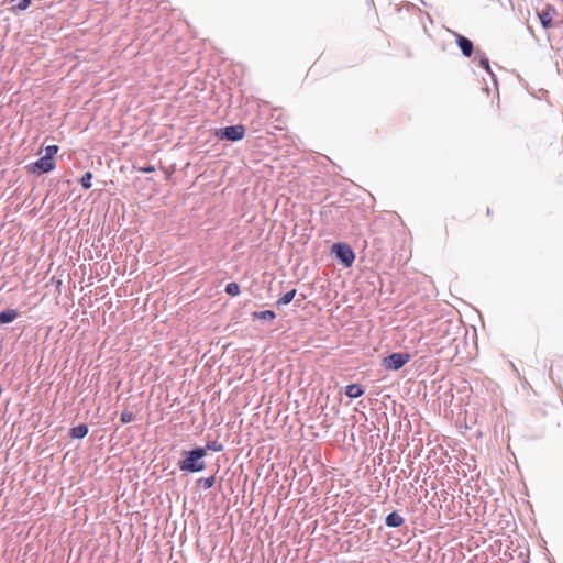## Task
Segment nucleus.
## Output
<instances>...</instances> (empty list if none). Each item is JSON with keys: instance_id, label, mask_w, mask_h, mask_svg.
Segmentation results:
<instances>
[{"instance_id": "1", "label": "nucleus", "mask_w": 563, "mask_h": 563, "mask_svg": "<svg viewBox=\"0 0 563 563\" xmlns=\"http://www.w3.org/2000/svg\"><path fill=\"white\" fill-rule=\"evenodd\" d=\"M206 456V449L200 446L190 451L184 450L181 459L177 462V466L181 472L197 473L206 468L203 457Z\"/></svg>"}, {"instance_id": "2", "label": "nucleus", "mask_w": 563, "mask_h": 563, "mask_svg": "<svg viewBox=\"0 0 563 563\" xmlns=\"http://www.w3.org/2000/svg\"><path fill=\"white\" fill-rule=\"evenodd\" d=\"M332 251L335 254L336 258L341 261V263L345 267L352 266L355 261V254L352 247L345 243H336L333 244Z\"/></svg>"}, {"instance_id": "3", "label": "nucleus", "mask_w": 563, "mask_h": 563, "mask_svg": "<svg viewBox=\"0 0 563 563\" xmlns=\"http://www.w3.org/2000/svg\"><path fill=\"white\" fill-rule=\"evenodd\" d=\"M245 135V128L241 124L238 125H230L222 129L217 130L216 136L220 140H228V141H240Z\"/></svg>"}, {"instance_id": "4", "label": "nucleus", "mask_w": 563, "mask_h": 563, "mask_svg": "<svg viewBox=\"0 0 563 563\" xmlns=\"http://www.w3.org/2000/svg\"><path fill=\"white\" fill-rule=\"evenodd\" d=\"M409 353H393L383 358V366L388 371H398L410 361Z\"/></svg>"}, {"instance_id": "5", "label": "nucleus", "mask_w": 563, "mask_h": 563, "mask_svg": "<svg viewBox=\"0 0 563 563\" xmlns=\"http://www.w3.org/2000/svg\"><path fill=\"white\" fill-rule=\"evenodd\" d=\"M27 172L35 175H41L48 173L55 168V162L54 158L43 156L38 158L36 162L31 163L27 165Z\"/></svg>"}, {"instance_id": "6", "label": "nucleus", "mask_w": 563, "mask_h": 563, "mask_svg": "<svg viewBox=\"0 0 563 563\" xmlns=\"http://www.w3.org/2000/svg\"><path fill=\"white\" fill-rule=\"evenodd\" d=\"M556 9L551 5L547 4L544 9L538 13L540 23L543 29L549 30L553 27V18L556 15Z\"/></svg>"}, {"instance_id": "7", "label": "nucleus", "mask_w": 563, "mask_h": 563, "mask_svg": "<svg viewBox=\"0 0 563 563\" xmlns=\"http://www.w3.org/2000/svg\"><path fill=\"white\" fill-rule=\"evenodd\" d=\"M455 35H456V43H457L461 52L463 53L464 56L470 57L474 51V45H473L472 41L463 35H460V34H455Z\"/></svg>"}, {"instance_id": "8", "label": "nucleus", "mask_w": 563, "mask_h": 563, "mask_svg": "<svg viewBox=\"0 0 563 563\" xmlns=\"http://www.w3.org/2000/svg\"><path fill=\"white\" fill-rule=\"evenodd\" d=\"M405 522V519L402 516H400L397 511H393L385 518L386 526L390 528H398L402 526Z\"/></svg>"}, {"instance_id": "9", "label": "nucleus", "mask_w": 563, "mask_h": 563, "mask_svg": "<svg viewBox=\"0 0 563 563\" xmlns=\"http://www.w3.org/2000/svg\"><path fill=\"white\" fill-rule=\"evenodd\" d=\"M364 394V388L358 384H351L345 387V395L350 398H358Z\"/></svg>"}, {"instance_id": "10", "label": "nucleus", "mask_w": 563, "mask_h": 563, "mask_svg": "<svg viewBox=\"0 0 563 563\" xmlns=\"http://www.w3.org/2000/svg\"><path fill=\"white\" fill-rule=\"evenodd\" d=\"M19 316V312L15 309H7L0 312V323H9L14 321Z\"/></svg>"}, {"instance_id": "11", "label": "nucleus", "mask_w": 563, "mask_h": 563, "mask_svg": "<svg viewBox=\"0 0 563 563\" xmlns=\"http://www.w3.org/2000/svg\"><path fill=\"white\" fill-rule=\"evenodd\" d=\"M88 433V427L85 423H80L70 429V437L76 439H82Z\"/></svg>"}, {"instance_id": "12", "label": "nucleus", "mask_w": 563, "mask_h": 563, "mask_svg": "<svg viewBox=\"0 0 563 563\" xmlns=\"http://www.w3.org/2000/svg\"><path fill=\"white\" fill-rule=\"evenodd\" d=\"M252 318L255 319H262V320H274L276 318V313L272 310H264V311H254L252 313Z\"/></svg>"}, {"instance_id": "13", "label": "nucleus", "mask_w": 563, "mask_h": 563, "mask_svg": "<svg viewBox=\"0 0 563 563\" xmlns=\"http://www.w3.org/2000/svg\"><path fill=\"white\" fill-rule=\"evenodd\" d=\"M296 294H297L296 289H291L290 291L286 292L284 296H282L276 301V306L280 307V306H286V305L290 303L294 300Z\"/></svg>"}, {"instance_id": "14", "label": "nucleus", "mask_w": 563, "mask_h": 563, "mask_svg": "<svg viewBox=\"0 0 563 563\" xmlns=\"http://www.w3.org/2000/svg\"><path fill=\"white\" fill-rule=\"evenodd\" d=\"M216 483V476H209V477H201L197 481V484L199 486H202L205 489L211 488Z\"/></svg>"}, {"instance_id": "15", "label": "nucleus", "mask_w": 563, "mask_h": 563, "mask_svg": "<svg viewBox=\"0 0 563 563\" xmlns=\"http://www.w3.org/2000/svg\"><path fill=\"white\" fill-rule=\"evenodd\" d=\"M225 292L230 296H238L240 294V286L235 282H231L225 286Z\"/></svg>"}, {"instance_id": "16", "label": "nucleus", "mask_w": 563, "mask_h": 563, "mask_svg": "<svg viewBox=\"0 0 563 563\" xmlns=\"http://www.w3.org/2000/svg\"><path fill=\"white\" fill-rule=\"evenodd\" d=\"M92 177L93 176L91 172H87L82 175V177L79 180V184L82 186V188L89 189L91 187Z\"/></svg>"}, {"instance_id": "17", "label": "nucleus", "mask_w": 563, "mask_h": 563, "mask_svg": "<svg viewBox=\"0 0 563 563\" xmlns=\"http://www.w3.org/2000/svg\"><path fill=\"white\" fill-rule=\"evenodd\" d=\"M11 2L13 3V9L21 11L26 10L31 4V0H11Z\"/></svg>"}, {"instance_id": "18", "label": "nucleus", "mask_w": 563, "mask_h": 563, "mask_svg": "<svg viewBox=\"0 0 563 563\" xmlns=\"http://www.w3.org/2000/svg\"><path fill=\"white\" fill-rule=\"evenodd\" d=\"M134 419H135V416L129 410H124L120 415V420L122 423H130V422L134 421Z\"/></svg>"}, {"instance_id": "19", "label": "nucleus", "mask_w": 563, "mask_h": 563, "mask_svg": "<svg viewBox=\"0 0 563 563\" xmlns=\"http://www.w3.org/2000/svg\"><path fill=\"white\" fill-rule=\"evenodd\" d=\"M203 449H206V451L211 450L214 452H220L223 450V445L221 443H219L218 441H210L206 444V446Z\"/></svg>"}, {"instance_id": "20", "label": "nucleus", "mask_w": 563, "mask_h": 563, "mask_svg": "<svg viewBox=\"0 0 563 563\" xmlns=\"http://www.w3.org/2000/svg\"><path fill=\"white\" fill-rule=\"evenodd\" d=\"M57 152H58L57 145H48L45 148V156L54 158V155H56Z\"/></svg>"}, {"instance_id": "21", "label": "nucleus", "mask_w": 563, "mask_h": 563, "mask_svg": "<svg viewBox=\"0 0 563 563\" xmlns=\"http://www.w3.org/2000/svg\"><path fill=\"white\" fill-rule=\"evenodd\" d=\"M481 67L490 73L489 60L486 56H483L479 60Z\"/></svg>"}, {"instance_id": "22", "label": "nucleus", "mask_w": 563, "mask_h": 563, "mask_svg": "<svg viewBox=\"0 0 563 563\" xmlns=\"http://www.w3.org/2000/svg\"><path fill=\"white\" fill-rule=\"evenodd\" d=\"M137 170L141 173H153L155 170V167L152 165H148V166H144V167H139Z\"/></svg>"}, {"instance_id": "23", "label": "nucleus", "mask_w": 563, "mask_h": 563, "mask_svg": "<svg viewBox=\"0 0 563 563\" xmlns=\"http://www.w3.org/2000/svg\"><path fill=\"white\" fill-rule=\"evenodd\" d=\"M305 298H306V297H305V295H301V298H300V299H298V300H296L295 306H296V307H300V306H301V302L305 300Z\"/></svg>"}, {"instance_id": "24", "label": "nucleus", "mask_w": 563, "mask_h": 563, "mask_svg": "<svg viewBox=\"0 0 563 563\" xmlns=\"http://www.w3.org/2000/svg\"><path fill=\"white\" fill-rule=\"evenodd\" d=\"M486 214H487V216H490V209H489V208H487V210H486Z\"/></svg>"}, {"instance_id": "25", "label": "nucleus", "mask_w": 563, "mask_h": 563, "mask_svg": "<svg viewBox=\"0 0 563 563\" xmlns=\"http://www.w3.org/2000/svg\"><path fill=\"white\" fill-rule=\"evenodd\" d=\"M445 233L449 234V227H448V224L445 225Z\"/></svg>"}]
</instances>
